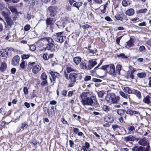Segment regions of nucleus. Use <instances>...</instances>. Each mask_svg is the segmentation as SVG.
Returning <instances> with one entry per match:
<instances>
[{"instance_id":"1","label":"nucleus","mask_w":151,"mask_h":151,"mask_svg":"<svg viewBox=\"0 0 151 151\" xmlns=\"http://www.w3.org/2000/svg\"><path fill=\"white\" fill-rule=\"evenodd\" d=\"M81 102L83 105H86L94 106L97 104L96 97L93 96L90 97L87 96H81Z\"/></svg>"},{"instance_id":"2","label":"nucleus","mask_w":151,"mask_h":151,"mask_svg":"<svg viewBox=\"0 0 151 151\" xmlns=\"http://www.w3.org/2000/svg\"><path fill=\"white\" fill-rule=\"evenodd\" d=\"M45 40L48 42L47 44L46 50H50L51 52H52L54 50L55 45L53 44L54 41L53 39L50 37H46L44 38Z\"/></svg>"},{"instance_id":"3","label":"nucleus","mask_w":151,"mask_h":151,"mask_svg":"<svg viewBox=\"0 0 151 151\" xmlns=\"http://www.w3.org/2000/svg\"><path fill=\"white\" fill-rule=\"evenodd\" d=\"M63 32H61L56 33L55 35L54 36V38L55 41L62 43L64 42V40L66 39V37L65 36H63L62 34Z\"/></svg>"},{"instance_id":"4","label":"nucleus","mask_w":151,"mask_h":151,"mask_svg":"<svg viewBox=\"0 0 151 151\" xmlns=\"http://www.w3.org/2000/svg\"><path fill=\"white\" fill-rule=\"evenodd\" d=\"M139 139H140L139 138H136L135 137L132 135H130L124 138V140L127 142L129 141H133L135 140L137 141Z\"/></svg>"},{"instance_id":"5","label":"nucleus","mask_w":151,"mask_h":151,"mask_svg":"<svg viewBox=\"0 0 151 151\" xmlns=\"http://www.w3.org/2000/svg\"><path fill=\"white\" fill-rule=\"evenodd\" d=\"M49 73L51 75L52 77V78H50L51 81H52V79L53 80L55 81L57 77L58 78L60 76L59 73L57 72H54L52 71H50Z\"/></svg>"},{"instance_id":"6","label":"nucleus","mask_w":151,"mask_h":151,"mask_svg":"<svg viewBox=\"0 0 151 151\" xmlns=\"http://www.w3.org/2000/svg\"><path fill=\"white\" fill-rule=\"evenodd\" d=\"M114 93H108L105 97V99L108 103H112Z\"/></svg>"},{"instance_id":"7","label":"nucleus","mask_w":151,"mask_h":151,"mask_svg":"<svg viewBox=\"0 0 151 151\" xmlns=\"http://www.w3.org/2000/svg\"><path fill=\"white\" fill-rule=\"evenodd\" d=\"M20 57L17 55L15 56L13 58L12 61V64L14 66L17 65L19 64L20 60Z\"/></svg>"},{"instance_id":"8","label":"nucleus","mask_w":151,"mask_h":151,"mask_svg":"<svg viewBox=\"0 0 151 151\" xmlns=\"http://www.w3.org/2000/svg\"><path fill=\"white\" fill-rule=\"evenodd\" d=\"M88 64L87 66V69L90 70L94 67L97 64V63L96 61L91 60L88 61Z\"/></svg>"},{"instance_id":"9","label":"nucleus","mask_w":151,"mask_h":151,"mask_svg":"<svg viewBox=\"0 0 151 151\" xmlns=\"http://www.w3.org/2000/svg\"><path fill=\"white\" fill-rule=\"evenodd\" d=\"M69 79L72 83H74L76 80V73H70L69 76Z\"/></svg>"},{"instance_id":"10","label":"nucleus","mask_w":151,"mask_h":151,"mask_svg":"<svg viewBox=\"0 0 151 151\" xmlns=\"http://www.w3.org/2000/svg\"><path fill=\"white\" fill-rule=\"evenodd\" d=\"M41 67L38 65H34L32 68V72L35 74H36L41 70Z\"/></svg>"},{"instance_id":"11","label":"nucleus","mask_w":151,"mask_h":151,"mask_svg":"<svg viewBox=\"0 0 151 151\" xmlns=\"http://www.w3.org/2000/svg\"><path fill=\"white\" fill-rule=\"evenodd\" d=\"M138 143L140 145L143 146H147V145H149L147 143L146 139L145 138L140 139L138 142Z\"/></svg>"},{"instance_id":"12","label":"nucleus","mask_w":151,"mask_h":151,"mask_svg":"<svg viewBox=\"0 0 151 151\" xmlns=\"http://www.w3.org/2000/svg\"><path fill=\"white\" fill-rule=\"evenodd\" d=\"M126 113L127 114H129L131 116H132L134 114H138L139 113L138 111H134L131 109H128L127 110Z\"/></svg>"},{"instance_id":"13","label":"nucleus","mask_w":151,"mask_h":151,"mask_svg":"<svg viewBox=\"0 0 151 151\" xmlns=\"http://www.w3.org/2000/svg\"><path fill=\"white\" fill-rule=\"evenodd\" d=\"M120 101V97L118 96H116L114 93L112 103V104L118 103Z\"/></svg>"},{"instance_id":"14","label":"nucleus","mask_w":151,"mask_h":151,"mask_svg":"<svg viewBox=\"0 0 151 151\" xmlns=\"http://www.w3.org/2000/svg\"><path fill=\"white\" fill-rule=\"evenodd\" d=\"M104 120L105 121L109 123H112L114 121L113 117L109 115L106 116Z\"/></svg>"},{"instance_id":"15","label":"nucleus","mask_w":151,"mask_h":151,"mask_svg":"<svg viewBox=\"0 0 151 151\" xmlns=\"http://www.w3.org/2000/svg\"><path fill=\"white\" fill-rule=\"evenodd\" d=\"M109 73L111 75H115V67L114 65H111L110 66Z\"/></svg>"},{"instance_id":"16","label":"nucleus","mask_w":151,"mask_h":151,"mask_svg":"<svg viewBox=\"0 0 151 151\" xmlns=\"http://www.w3.org/2000/svg\"><path fill=\"white\" fill-rule=\"evenodd\" d=\"M81 60V58L80 57H76L73 58V62L76 65H78Z\"/></svg>"},{"instance_id":"17","label":"nucleus","mask_w":151,"mask_h":151,"mask_svg":"<svg viewBox=\"0 0 151 151\" xmlns=\"http://www.w3.org/2000/svg\"><path fill=\"white\" fill-rule=\"evenodd\" d=\"M143 147L142 146H135L132 149V151H143Z\"/></svg>"},{"instance_id":"18","label":"nucleus","mask_w":151,"mask_h":151,"mask_svg":"<svg viewBox=\"0 0 151 151\" xmlns=\"http://www.w3.org/2000/svg\"><path fill=\"white\" fill-rule=\"evenodd\" d=\"M7 66L6 63L5 62L2 63L0 67V70L1 72H4L6 69Z\"/></svg>"},{"instance_id":"19","label":"nucleus","mask_w":151,"mask_h":151,"mask_svg":"<svg viewBox=\"0 0 151 151\" xmlns=\"http://www.w3.org/2000/svg\"><path fill=\"white\" fill-rule=\"evenodd\" d=\"M9 55L8 52L6 50H3V51H0V56L2 57H7Z\"/></svg>"},{"instance_id":"20","label":"nucleus","mask_w":151,"mask_h":151,"mask_svg":"<svg viewBox=\"0 0 151 151\" xmlns=\"http://www.w3.org/2000/svg\"><path fill=\"white\" fill-rule=\"evenodd\" d=\"M134 10L133 9L131 8L126 11V14L129 16H132L134 14Z\"/></svg>"},{"instance_id":"21","label":"nucleus","mask_w":151,"mask_h":151,"mask_svg":"<svg viewBox=\"0 0 151 151\" xmlns=\"http://www.w3.org/2000/svg\"><path fill=\"white\" fill-rule=\"evenodd\" d=\"M144 102L147 104H150L151 103L150 96H147L143 99Z\"/></svg>"},{"instance_id":"22","label":"nucleus","mask_w":151,"mask_h":151,"mask_svg":"<svg viewBox=\"0 0 151 151\" xmlns=\"http://www.w3.org/2000/svg\"><path fill=\"white\" fill-rule=\"evenodd\" d=\"M128 129L129 131V132L127 134H130L132 133L133 134L135 131V128L133 126H129L128 127Z\"/></svg>"},{"instance_id":"23","label":"nucleus","mask_w":151,"mask_h":151,"mask_svg":"<svg viewBox=\"0 0 151 151\" xmlns=\"http://www.w3.org/2000/svg\"><path fill=\"white\" fill-rule=\"evenodd\" d=\"M89 147V144L87 142L85 143L84 145L82 147V149L84 151H88V148Z\"/></svg>"},{"instance_id":"24","label":"nucleus","mask_w":151,"mask_h":151,"mask_svg":"<svg viewBox=\"0 0 151 151\" xmlns=\"http://www.w3.org/2000/svg\"><path fill=\"white\" fill-rule=\"evenodd\" d=\"M57 9V6H51L48 7V10L50 12H54Z\"/></svg>"},{"instance_id":"25","label":"nucleus","mask_w":151,"mask_h":151,"mask_svg":"<svg viewBox=\"0 0 151 151\" xmlns=\"http://www.w3.org/2000/svg\"><path fill=\"white\" fill-rule=\"evenodd\" d=\"M123 90L125 92L128 94H131L132 92V90L129 88L127 87H124Z\"/></svg>"},{"instance_id":"26","label":"nucleus","mask_w":151,"mask_h":151,"mask_svg":"<svg viewBox=\"0 0 151 151\" xmlns=\"http://www.w3.org/2000/svg\"><path fill=\"white\" fill-rule=\"evenodd\" d=\"M83 3L82 2H76L73 5V6L76 8L78 10L79 9V7L82 5Z\"/></svg>"},{"instance_id":"27","label":"nucleus","mask_w":151,"mask_h":151,"mask_svg":"<svg viewBox=\"0 0 151 151\" xmlns=\"http://www.w3.org/2000/svg\"><path fill=\"white\" fill-rule=\"evenodd\" d=\"M137 75L138 77L142 78L145 77L146 76V74L145 73H137Z\"/></svg>"},{"instance_id":"28","label":"nucleus","mask_w":151,"mask_h":151,"mask_svg":"<svg viewBox=\"0 0 151 151\" xmlns=\"http://www.w3.org/2000/svg\"><path fill=\"white\" fill-rule=\"evenodd\" d=\"M133 93L136 95V96L139 99L141 98V95L140 92L137 90H134Z\"/></svg>"},{"instance_id":"29","label":"nucleus","mask_w":151,"mask_h":151,"mask_svg":"<svg viewBox=\"0 0 151 151\" xmlns=\"http://www.w3.org/2000/svg\"><path fill=\"white\" fill-rule=\"evenodd\" d=\"M80 67L81 69H86L87 67L85 62H81L80 64Z\"/></svg>"},{"instance_id":"30","label":"nucleus","mask_w":151,"mask_h":151,"mask_svg":"<svg viewBox=\"0 0 151 151\" xmlns=\"http://www.w3.org/2000/svg\"><path fill=\"white\" fill-rule=\"evenodd\" d=\"M126 111L122 109H118L117 111V114L121 116L123 115L125 113Z\"/></svg>"},{"instance_id":"31","label":"nucleus","mask_w":151,"mask_h":151,"mask_svg":"<svg viewBox=\"0 0 151 151\" xmlns=\"http://www.w3.org/2000/svg\"><path fill=\"white\" fill-rule=\"evenodd\" d=\"M135 70L134 69L131 71L130 73H129L128 74V77L131 78V79H133L134 78V73L135 71Z\"/></svg>"},{"instance_id":"32","label":"nucleus","mask_w":151,"mask_h":151,"mask_svg":"<svg viewBox=\"0 0 151 151\" xmlns=\"http://www.w3.org/2000/svg\"><path fill=\"white\" fill-rule=\"evenodd\" d=\"M28 127V125L24 122L21 123L20 127L23 130H24L27 128Z\"/></svg>"},{"instance_id":"33","label":"nucleus","mask_w":151,"mask_h":151,"mask_svg":"<svg viewBox=\"0 0 151 151\" xmlns=\"http://www.w3.org/2000/svg\"><path fill=\"white\" fill-rule=\"evenodd\" d=\"M66 70L68 73H69L72 71H75V70L72 68L70 66H67L66 68Z\"/></svg>"},{"instance_id":"34","label":"nucleus","mask_w":151,"mask_h":151,"mask_svg":"<svg viewBox=\"0 0 151 151\" xmlns=\"http://www.w3.org/2000/svg\"><path fill=\"white\" fill-rule=\"evenodd\" d=\"M129 4V2L128 0H124L122 2V5L124 7L127 6Z\"/></svg>"},{"instance_id":"35","label":"nucleus","mask_w":151,"mask_h":151,"mask_svg":"<svg viewBox=\"0 0 151 151\" xmlns=\"http://www.w3.org/2000/svg\"><path fill=\"white\" fill-rule=\"evenodd\" d=\"M25 63L24 61H22L20 64V69L24 70L25 68Z\"/></svg>"},{"instance_id":"36","label":"nucleus","mask_w":151,"mask_h":151,"mask_svg":"<svg viewBox=\"0 0 151 151\" xmlns=\"http://www.w3.org/2000/svg\"><path fill=\"white\" fill-rule=\"evenodd\" d=\"M7 24L10 26L12 25L14 23V21L12 19H6Z\"/></svg>"},{"instance_id":"37","label":"nucleus","mask_w":151,"mask_h":151,"mask_svg":"<svg viewBox=\"0 0 151 151\" xmlns=\"http://www.w3.org/2000/svg\"><path fill=\"white\" fill-rule=\"evenodd\" d=\"M97 52V51L96 49H94L93 50L90 49L88 51V53H91L93 54H96Z\"/></svg>"},{"instance_id":"38","label":"nucleus","mask_w":151,"mask_h":151,"mask_svg":"<svg viewBox=\"0 0 151 151\" xmlns=\"http://www.w3.org/2000/svg\"><path fill=\"white\" fill-rule=\"evenodd\" d=\"M147 11V9L146 8L144 9H141L137 10L136 12L138 14L140 13H145Z\"/></svg>"},{"instance_id":"39","label":"nucleus","mask_w":151,"mask_h":151,"mask_svg":"<svg viewBox=\"0 0 151 151\" xmlns=\"http://www.w3.org/2000/svg\"><path fill=\"white\" fill-rule=\"evenodd\" d=\"M122 66L120 65H117L116 67V72L118 73L119 74L120 73V71L121 69Z\"/></svg>"},{"instance_id":"40","label":"nucleus","mask_w":151,"mask_h":151,"mask_svg":"<svg viewBox=\"0 0 151 151\" xmlns=\"http://www.w3.org/2000/svg\"><path fill=\"white\" fill-rule=\"evenodd\" d=\"M102 108L104 111H108L110 109V107L106 105H103Z\"/></svg>"},{"instance_id":"41","label":"nucleus","mask_w":151,"mask_h":151,"mask_svg":"<svg viewBox=\"0 0 151 151\" xmlns=\"http://www.w3.org/2000/svg\"><path fill=\"white\" fill-rule=\"evenodd\" d=\"M1 14L3 16L5 19H10L8 17V14L5 11H3L1 12Z\"/></svg>"},{"instance_id":"42","label":"nucleus","mask_w":151,"mask_h":151,"mask_svg":"<svg viewBox=\"0 0 151 151\" xmlns=\"http://www.w3.org/2000/svg\"><path fill=\"white\" fill-rule=\"evenodd\" d=\"M35 63V62H29L28 63V66L27 69L28 70H30L31 69V67Z\"/></svg>"},{"instance_id":"43","label":"nucleus","mask_w":151,"mask_h":151,"mask_svg":"<svg viewBox=\"0 0 151 151\" xmlns=\"http://www.w3.org/2000/svg\"><path fill=\"white\" fill-rule=\"evenodd\" d=\"M117 56L118 57H120L122 59H127V57L124 53H121L119 55H117Z\"/></svg>"},{"instance_id":"44","label":"nucleus","mask_w":151,"mask_h":151,"mask_svg":"<svg viewBox=\"0 0 151 151\" xmlns=\"http://www.w3.org/2000/svg\"><path fill=\"white\" fill-rule=\"evenodd\" d=\"M150 148L149 145H147L145 147H143V151H150Z\"/></svg>"},{"instance_id":"45","label":"nucleus","mask_w":151,"mask_h":151,"mask_svg":"<svg viewBox=\"0 0 151 151\" xmlns=\"http://www.w3.org/2000/svg\"><path fill=\"white\" fill-rule=\"evenodd\" d=\"M127 45L129 47H132L134 45L133 43L131 40H129L128 42H127Z\"/></svg>"},{"instance_id":"46","label":"nucleus","mask_w":151,"mask_h":151,"mask_svg":"<svg viewBox=\"0 0 151 151\" xmlns=\"http://www.w3.org/2000/svg\"><path fill=\"white\" fill-rule=\"evenodd\" d=\"M41 78L43 80H46L47 79V76L46 74L44 73H42L41 76Z\"/></svg>"},{"instance_id":"47","label":"nucleus","mask_w":151,"mask_h":151,"mask_svg":"<svg viewBox=\"0 0 151 151\" xmlns=\"http://www.w3.org/2000/svg\"><path fill=\"white\" fill-rule=\"evenodd\" d=\"M119 94L122 97H123L125 99H127V96L123 92L120 91Z\"/></svg>"},{"instance_id":"48","label":"nucleus","mask_w":151,"mask_h":151,"mask_svg":"<svg viewBox=\"0 0 151 151\" xmlns=\"http://www.w3.org/2000/svg\"><path fill=\"white\" fill-rule=\"evenodd\" d=\"M43 58L45 60H48L49 59L48 55L47 53H44Z\"/></svg>"},{"instance_id":"49","label":"nucleus","mask_w":151,"mask_h":151,"mask_svg":"<svg viewBox=\"0 0 151 151\" xmlns=\"http://www.w3.org/2000/svg\"><path fill=\"white\" fill-rule=\"evenodd\" d=\"M9 8L12 12H16L17 11L16 9L12 6H10Z\"/></svg>"},{"instance_id":"50","label":"nucleus","mask_w":151,"mask_h":151,"mask_svg":"<svg viewBox=\"0 0 151 151\" xmlns=\"http://www.w3.org/2000/svg\"><path fill=\"white\" fill-rule=\"evenodd\" d=\"M99 96V97H102L104 94V91H100L98 93Z\"/></svg>"},{"instance_id":"51","label":"nucleus","mask_w":151,"mask_h":151,"mask_svg":"<svg viewBox=\"0 0 151 151\" xmlns=\"http://www.w3.org/2000/svg\"><path fill=\"white\" fill-rule=\"evenodd\" d=\"M82 76L81 74H76V78L77 79L81 80L82 78Z\"/></svg>"},{"instance_id":"52","label":"nucleus","mask_w":151,"mask_h":151,"mask_svg":"<svg viewBox=\"0 0 151 151\" xmlns=\"http://www.w3.org/2000/svg\"><path fill=\"white\" fill-rule=\"evenodd\" d=\"M52 19H46V23L47 25H51L52 24Z\"/></svg>"},{"instance_id":"53","label":"nucleus","mask_w":151,"mask_h":151,"mask_svg":"<svg viewBox=\"0 0 151 151\" xmlns=\"http://www.w3.org/2000/svg\"><path fill=\"white\" fill-rule=\"evenodd\" d=\"M36 49L35 46L34 45H31L29 46V49L32 51H34Z\"/></svg>"},{"instance_id":"54","label":"nucleus","mask_w":151,"mask_h":151,"mask_svg":"<svg viewBox=\"0 0 151 151\" xmlns=\"http://www.w3.org/2000/svg\"><path fill=\"white\" fill-rule=\"evenodd\" d=\"M30 28V25L29 24H27L24 27V29L25 31H28L29 29Z\"/></svg>"},{"instance_id":"55","label":"nucleus","mask_w":151,"mask_h":151,"mask_svg":"<svg viewBox=\"0 0 151 151\" xmlns=\"http://www.w3.org/2000/svg\"><path fill=\"white\" fill-rule=\"evenodd\" d=\"M92 81L96 83L101 82L102 81L101 80L95 78H93Z\"/></svg>"},{"instance_id":"56","label":"nucleus","mask_w":151,"mask_h":151,"mask_svg":"<svg viewBox=\"0 0 151 151\" xmlns=\"http://www.w3.org/2000/svg\"><path fill=\"white\" fill-rule=\"evenodd\" d=\"M91 76H86L84 78V80L85 81H88L91 80Z\"/></svg>"},{"instance_id":"57","label":"nucleus","mask_w":151,"mask_h":151,"mask_svg":"<svg viewBox=\"0 0 151 151\" xmlns=\"http://www.w3.org/2000/svg\"><path fill=\"white\" fill-rule=\"evenodd\" d=\"M29 57V55H23L22 57V59H26L28 58Z\"/></svg>"},{"instance_id":"58","label":"nucleus","mask_w":151,"mask_h":151,"mask_svg":"<svg viewBox=\"0 0 151 151\" xmlns=\"http://www.w3.org/2000/svg\"><path fill=\"white\" fill-rule=\"evenodd\" d=\"M145 49V47L143 45H142L139 47V50L140 52H141L144 50Z\"/></svg>"},{"instance_id":"59","label":"nucleus","mask_w":151,"mask_h":151,"mask_svg":"<svg viewBox=\"0 0 151 151\" xmlns=\"http://www.w3.org/2000/svg\"><path fill=\"white\" fill-rule=\"evenodd\" d=\"M43 111L46 114L47 112L48 113V114H50V112L46 107H45L43 108Z\"/></svg>"},{"instance_id":"60","label":"nucleus","mask_w":151,"mask_h":151,"mask_svg":"<svg viewBox=\"0 0 151 151\" xmlns=\"http://www.w3.org/2000/svg\"><path fill=\"white\" fill-rule=\"evenodd\" d=\"M112 127L114 130H115L117 128H119L120 127L117 125L114 124L112 125Z\"/></svg>"},{"instance_id":"61","label":"nucleus","mask_w":151,"mask_h":151,"mask_svg":"<svg viewBox=\"0 0 151 151\" xmlns=\"http://www.w3.org/2000/svg\"><path fill=\"white\" fill-rule=\"evenodd\" d=\"M47 82L46 80H43L41 83V85L42 86H44L45 85H47Z\"/></svg>"},{"instance_id":"62","label":"nucleus","mask_w":151,"mask_h":151,"mask_svg":"<svg viewBox=\"0 0 151 151\" xmlns=\"http://www.w3.org/2000/svg\"><path fill=\"white\" fill-rule=\"evenodd\" d=\"M23 91L25 94L27 95L28 93V90L27 87H24L23 89Z\"/></svg>"},{"instance_id":"63","label":"nucleus","mask_w":151,"mask_h":151,"mask_svg":"<svg viewBox=\"0 0 151 151\" xmlns=\"http://www.w3.org/2000/svg\"><path fill=\"white\" fill-rule=\"evenodd\" d=\"M14 50L12 48H9L7 50H6L8 52V55H11V52L13 51Z\"/></svg>"},{"instance_id":"64","label":"nucleus","mask_w":151,"mask_h":151,"mask_svg":"<svg viewBox=\"0 0 151 151\" xmlns=\"http://www.w3.org/2000/svg\"><path fill=\"white\" fill-rule=\"evenodd\" d=\"M5 5L3 3L0 4V10H2L5 8Z\"/></svg>"}]
</instances>
